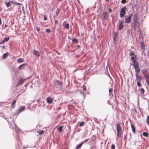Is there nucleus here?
<instances>
[{
    "instance_id": "obj_1",
    "label": "nucleus",
    "mask_w": 149,
    "mask_h": 149,
    "mask_svg": "<svg viewBox=\"0 0 149 149\" xmlns=\"http://www.w3.org/2000/svg\"><path fill=\"white\" fill-rule=\"evenodd\" d=\"M116 126L117 136L120 137L122 134V127L118 122L117 123Z\"/></svg>"
},
{
    "instance_id": "obj_2",
    "label": "nucleus",
    "mask_w": 149,
    "mask_h": 149,
    "mask_svg": "<svg viewBox=\"0 0 149 149\" xmlns=\"http://www.w3.org/2000/svg\"><path fill=\"white\" fill-rule=\"evenodd\" d=\"M133 29L135 31L136 30L137 28H139L140 24L139 22H133Z\"/></svg>"
},
{
    "instance_id": "obj_3",
    "label": "nucleus",
    "mask_w": 149,
    "mask_h": 149,
    "mask_svg": "<svg viewBox=\"0 0 149 149\" xmlns=\"http://www.w3.org/2000/svg\"><path fill=\"white\" fill-rule=\"evenodd\" d=\"M126 9V7L125 6H124V7L121 8L120 9V17H123L124 15H125V9Z\"/></svg>"
},
{
    "instance_id": "obj_4",
    "label": "nucleus",
    "mask_w": 149,
    "mask_h": 149,
    "mask_svg": "<svg viewBox=\"0 0 149 149\" xmlns=\"http://www.w3.org/2000/svg\"><path fill=\"white\" fill-rule=\"evenodd\" d=\"M25 106L21 107L15 113V115L19 114L21 112L23 111L25 109Z\"/></svg>"
},
{
    "instance_id": "obj_5",
    "label": "nucleus",
    "mask_w": 149,
    "mask_h": 149,
    "mask_svg": "<svg viewBox=\"0 0 149 149\" xmlns=\"http://www.w3.org/2000/svg\"><path fill=\"white\" fill-rule=\"evenodd\" d=\"M133 22H137L138 19V14L137 13H134L133 16Z\"/></svg>"
},
{
    "instance_id": "obj_6",
    "label": "nucleus",
    "mask_w": 149,
    "mask_h": 149,
    "mask_svg": "<svg viewBox=\"0 0 149 149\" xmlns=\"http://www.w3.org/2000/svg\"><path fill=\"white\" fill-rule=\"evenodd\" d=\"M135 76L136 77V82L141 81V78L140 75H139L138 73H136Z\"/></svg>"
},
{
    "instance_id": "obj_7",
    "label": "nucleus",
    "mask_w": 149,
    "mask_h": 149,
    "mask_svg": "<svg viewBox=\"0 0 149 149\" xmlns=\"http://www.w3.org/2000/svg\"><path fill=\"white\" fill-rule=\"evenodd\" d=\"M40 52L39 51L35 50H33V54L36 56H40Z\"/></svg>"
},
{
    "instance_id": "obj_8",
    "label": "nucleus",
    "mask_w": 149,
    "mask_h": 149,
    "mask_svg": "<svg viewBox=\"0 0 149 149\" xmlns=\"http://www.w3.org/2000/svg\"><path fill=\"white\" fill-rule=\"evenodd\" d=\"M63 24L64 26V28H66L67 29H68L69 28L70 26H69V24L68 23H65V22L64 21Z\"/></svg>"
},
{
    "instance_id": "obj_9",
    "label": "nucleus",
    "mask_w": 149,
    "mask_h": 149,
    "mask_svg": "<svg viewBox=\"0 0 149 149\" xmlns=\"http://www.w3.org/2000/svg\"><path fill=\"white\" fill-rule=\"evenodd\" d=\"M53 101V99L50 97H48L47 98V102L49 104L51 103Z\"/></svg>"
},
{
    "instance_id": "obj_10",
    "label": "nucleus",
    "mask_w": 149,
    "mask_h": 149,
    "mask_svg": "<svg viewBox=\"0 0 149 149\" xmlns=\"http://www.w3.org/2000/svg\"><path fill=\"white\" fill-rule=\"evenodd\" d=\"M55 83L59 86L61 85L62 84V82L61 81H60L58 80H56L54 81Z\"/></svg>"
},
{
    "instance_id": "obj_11",
    "label": "nucleus",
    "mask_w": 149,
    "mask_h": 149,
    "mask_svg": "<svg viewBox=\"0 0 149 149\" xmlns=\"http://www.w3.org/2000/svg\"><path fill=\"white\" fill-rule=\"evenodd\" d=\"M131 126L132 129V132L134 133H135L136 130L135 127L132 124H131Z\"/></svg>"
},
{
    "instance_id": "obj_12",
    "label": "nucleus",
    "mask_w": 149,
    "mask_h": 149,
    "mask_svg": "<svg viewBox=\"0 0 149 149\" xmlns=\"http://www.w3.org/2000/svg\"><path fill=\"white\" fill-rule=\"evenodd\" d=\"M24 61V59L22 58H20L17 59V63H21Z\"/></svg>"
},
{
    "instance_id": "obj_13",
    "label": "nucleus",
    "mask_w": 149,
    "mask_h": 149,
    "mask_svg": "<svg viewBox=\"0 0 149 149\" xmlns=\"http://www.w3.org/2000/svg\"><path fill=\"white\" fill-rule=\"evenodd\" d=\"M14 126L15 131H18L19 132H20V129L19 128H18V127L16 125L14 124Z\"/></svg>"
},
{
    "instance_id": "obj_14",
    "label": "nucleus",
    "mask_w": 149,
    "mask_h": 149,
    "mask_svg": "<svg viewBox=\"0 0 149 149\" xmlns=\"http://www.w3.org/2000/svg\"><path fill=\"white\" fill-rule=\"evenodd\" d=\"M103 16L104 19H107V13L106 12H104L103 13Z\"/></svg>"
},
{
    "instance_id": "obj_15",
    "label": "nucleus",
    "mask_w": 149,
    "mask_h": 149,
    "mask_svg": "<svg viewBox=\"0 0 149 149\" xmlns=\"http://www.w3.org/2000/svg\"><path fill=\"white\" fill-rule=\"evenodd\" d=\"M134 69L135 70V71L136 72V73H138L140 72V69L139 67V66L134 68Z\"/></svg>"
},
{
    "instance_id": "obj_16",
    "label": "nucleus",
    "mask_w": 149,
    "mask_h": 149,
    "mask_svg": "<svg viewBox=\"0 0 149 149\" xmlns=\"http://www.w3.org/2000/svg\"><path fill=\"white\" fill-rule=\"evenodd\" d=\"M5 4L6 6L7 7H8L10 6H11V2L10 1V2H6L5 3Z\"/></svg>"
},
{
    "instance_id": "obj_17",
    "label": "nucleus",
    "mask_w": 149,
    "mask_h": 149,
    "mask_svg": "<svg viewBox=\"0 0 149 149\" xmlns=\"http://www.w3.org/2000/svg\"><path fill=\"white\" fill-rule=\"evenodd\" d=\"M142 74L144 75L145 74H146L147 72H148L147 70L146 69H143L142 71Z\"/></svg>"
},
{
    "instance_id": "obj_18",
    "label": "nucleus",
    "mask_w": 149,
    "mask_h": 149,
    "mask_svg": "<svg viewBox=\"0 0 149 149\" xmlns=\"http://www.w3.org/2000/svg\"><path fill=\"white\" fill-rule=\"evenodd\" d=\"M24 79H19L18 81V84H21L24 81Z\"/></svg>"
},
{
    "instance_id": "obj_19",
    "label": "nucleus",
    "mask_w": 149,
    "mask_h": 149,
    "mask_svg": "<svg viewBox=\"0 0 149 149\" xmlns=\"http://www.w3.org/2000/svg\"><path fill=\"white\" fill-rule=\"evenodd\" d=\"M16 100H15L12 103L11 105V107L13 108L15 107V104L16 103Z\"/></svg>"
},
{
    "instance_id": "obj_20",
    "label": "nucleus",
    "mask_w": 149,
    "mask_h": 149,
    "mask_svg": "<svg viewBox=\"0 0 149 149\" xmlns=\"http://www.w3.org/2000/svg\"><path fill=\"white\" fill-rule=\"evenodd\" d=\"M8 53H4L3 56V58L5 59L8 56Z\"/></svg>"
},
{
    "instance_id": "obj_21",
    "label": "nucleus",
    "mask_w": 149,
    "mask_h": 149,
    "mask_svg": "<svg viewBox=\"0 0 149 149\" xmlns=\"http://www.w3.org/2000/svg\"><path fill=\"white\" fill-rule=\"evenodd\" d=\"M144 76L146 79H149V73L148 72H147V73L145 74Z\"/></svg>"
},
{
    "instance_id": "obj_22",
    "label": "nucleus",
    "mask_w": 149,
    "mask_h": 149,
    "mask_svg": "<svg viewBox=\"0 0 149 149\" xmlns=\"http://www.w3.org/2000/svg\"><path fill=\"white\" fill-rule=\"evenodd\" d=\"M118 30H121L124 27V26L123 25L119 24Z\"/></svg>"
},
{
    "instance_id": "obj_23",
    "label": "nucleus",
    "mask_w": 149,
    "mask_h": 149,
    "mask_svg": "<svg viewBox=\"0 0 149 149\" xmlns=\"http://www.w3.org/2000/svg\"><path fill=\"white\" fill-rule=\"evenodd\" d=\"M131 20L128 18H125V23H129L130 22Z\"/></svg>"
},
{
    "instance_id": "obj_24",
    "label": "nucleus",
    "mask_w": 149,
    "mask_h": 149,
    "mask_svg": "<svg viewBox=\"0 0 149 149\" xmlns=\"http://www.w3.org/2000/svg\"><path fill=\"white\" fill-rule=\"evenodd\" d=\"M83 144L81 142V143H80L76 147V149H79V148H80V147H81L82 145Z\"/></svg>"
},
{
    "instance_id": "obj_25",
    "label": "nucleus",
    "mask_w": 149,
    "mask_h": 149,
    "mask_svg": "<svg viewBox=\"0 0 149 149\" xmlns=\"http://www.w3.org/2000/svg\"><path fill=\"white\" fill-rule=\"evenodd\" d=\"M139 90L140 91V92L142 94H143L144 92V89L142 88H141L139 89Z\"/></svg>"
},
{
    "instance_id": "obj_26",
    "label": "nucleus",
    "mask_w": 149,
    "mask_h": 149,
    "mask_svg": "<svg viewBox=\"0 0 149 149\" xmlns=\"http://www.w3.org/2000/svg\"><path fill=\"white\" fill-rule=\"evenodd\" d=\"M72 41L73 42L75 43H77L78 42V40L77 39L75 38L72 39Z\"/></svg>"
},
{
    "instance_id": "obj_27",
    "label": "nucleus",
    "mask_w": 149,
    "mask_h": 149,
    "mask_svg": "<svg viewBox=\"0 0 149 149\" xmlns=\"http://www.w3.org/2000/svg\"><path fill=\"white\" fill-rule=\"evenodd\" d=\"M124 20L123 19H121V20H120L119 21L118 24H121L123 25V23Z\"/></svg>"
},
{
    "instance_id": "obj_28",
    "label": "nucleus",
    "mask_w": 149,
    "mask_h": 149,
    "mask_svg": "<svg viewBox=\"0 0 149 149\" xmlns=\"http://www.w3.org/2000/svg\"><path fill=\"white\" fill-rule=\"evenodd\" d=\"M62 126H60L59 127H58L57 129L60 132H61L62 131Z\"/></svg>"
},
{
    "instance_id": "obj_29",
    "label": "nucleus",
    "mask_w": 149,
    "mask_h": 149,
    "mask_svg": "<svg viewBox=\"0 0 149 149\" xmlns=\"http://www.w3.org/2000/svg\"><path fill=\"white\" fill-rule=\"evenodd\" d=\"M10 37H6L5 38H4L3 40H4V41L6 42L9 40V39Z\"/></svg>"
},
{
    "instance_id": "obj_30",
    "label": "nucleus",
    "mask_w": 149,
    "mask_h": 149,
    "mask_svg": "<svg viewBox=\"0 0 149 149\" xmlns=\"http://www.w3.org/2000/svg\"><path fill=\"white\" fill-rule=\"evenodd\" d=\"M143 135L144 136H145L146 137H147L148 136V134L146 132H143Z\"/></svg>"
},
{
    "instance_id": "obj_31",
    "label": "nucleus",
    "mask_w": 149,
    "mask_h": 149,
    "mask_svg": "<svg viewBox=\"0 0 149 149\" xmlns=\"http://www.w3.org/2000/svg\"><path fill=\"white\" fill-rule=\"evenodd\" d=\"M44 132L43 130H40L38 131V134L39 135H42L43 134Z\"/></svg>"
},
{
    "instance_id": "obj_32",
    "label": "nucleus",
    "mask_w": 149,
    "mask_h": 149,
    "mask_svg": "<svg viewBox=\"0 0 149 149\" xmlns=\"http://www.w3.org/2000/svg\"><path fill=\"white\" fill-rule=\"evenodd\" d=\"M129 51L130 52L129 54L130 56H133L134 55V53L133 51H132L131 50H130Z\"/></svg>"
},
{
    "instance_id": "obj_33",
    "label": "nucleus",
    "mask_w": 149,
    "mask_h": 149,
    "mask_svg": "<svg viewBox=\"0 0 149 149\" xmlns=\"http://www.w3.org/2000/svg\"><path fill=\"white\" fill-rule=\"evenodd\" d=\"M85 124V123L83 121L81 122L79 124V126L81 127L84 126Z\"/></svg>"
},
{
    "instance_id": "obj_34",
    "label": "nucleus",
    "mask_w": 149,
    "mask_h": 149,
    "mask_svg": "<svg viewBox=\"0 0 149 149\" xmlns=\"http://www.w3.org/2000/svg\"><path fill=\"white\" fill-rule=\"evenodd\" d=\"M133 13H132L127 18L131 20L132 17H133Z\"/></svg>"
},
{
    "instance_id": "obj_35",
    "label": "nucleus",
    "mask_w": 149,
    "mask_h": 149,
    "mask_svg": "<svg viewBox=\"0 0 149 149\" xmlns=\"http://www.w3.org/2000/svg\"><path fill=\"white\" fill-rule=\"evenodd\" d=\"M146 81L147 84L149 87V79H146Z\"/></svg>"
},
{
    "instance_id": "obj_36",
    "label": "nucleus",
    "mask_w": 149,
    "mask_h": 149,
    "mask_svg": "<svg viewBox=\"0 0 149 149\" xmlns=\"http://www.w3.org/2000/svg\"><path fill=\"white\" fill-rule=\"evenodd\" d=\"M141 81H137V84L138 86H141V84L140 83Z\"/></svg>"
},
{
    "instance_id": "obj_37",
    "label": "nucleus",
    "mask_w": 149,
    "mask_h": 149,
    "mask_svg": "<svg viewBox=\"0 0 149 149\" xmlns=\"http://www.w3.org/2000/svg\"><path fill=\"white\" fill-rule=\"evenodd\" d=\"M46 31L48 33H49L51 32V30L49 28L47 29H46Z\"/></svg>"
},
{
    "instance_id": "obj_38",
    "label": "nucleus",
    "mask_w": 149,
    "mask_h": 149,
    "mask_svg": "<svg viewBox=\"0 0 149 149\" xmlns=\"http://www.w3.org/2000/svg\"><path fill=\"white\" fill-rule=\"evenodd\" d=\"M115 146L114 144H112L111 147V149H115Z\"/></svg>"
},
{
    "instance_id": "obj_39",
    "label": "nucleus",
    "mask_w": 149,
    "mask_h": 149,
    "mask_svg": "<svg viewBox=\"0 0 149 149\" xmlns=\"http://www.w3.org/2000/svg\"><path fill=\"white\" fill-rule=\"evenodd\" d=\"M88 140V139H85L84 141H82L81 142L83 144L84 143H85Z\"/></svg>"
},
{
    "instance_id": "obj_40",
    "label": "nucleus",
    "mask_w": 149,
    "mask_h": 149,
    "mask_svg": "<svg viewBox=\"0 0 149 149\" xmlns=\"http://www.w3.org/2000/svg\"><path fill=\"white\" fill-rule=\"evenodd\" d=\"M26 64L24 63V64H22L21 65L18 67V68H20L21 67H22V66H23L24 65H25Z\"/></svg>"
},
{
    "instance_id": "obj_41",
    "label": "nucleus",
    "mask_w": 149,
    "mask_h": 149,
    "mask_svg": "<svg viewBox=\"0 0 149 149\" xmlns=\"http://www.w3.org/2000/svg\"><path fill=\"white\" fill-rule=\"evenodd\" d=\"M138 67H139L138 64H136V65H133V67L134 68Z\"/></svg>"
},
{
    "instance_id": "obj_42",
    "label": "nucleus",
    "mask_w": 149,
    "mask_h": 149,
    "mask_svg": "<svg viewBox=\"0 0 149 149\" xmlns=\"http://www.w3.org/2000/svg\"><path fill=\"white\" fill-rule=\"evenodd\" d=\"M15 4H16L17 5L21 6V5L22 4L20 3H17L16 2V3H15Z\"/></svg>"
},
{
    "instance_id": "obj_43",
    "label": "nucleus",
    "mask_w": 149,
    "mask_h": 149,
    "mask_svg": "<svg viewBox=\"0 0 149 149\" xmlns=\"http://www.w3.org/2000/svg\"><path fill=\"white\" fill-rule=\"evenodd\" d=\"M147 123H149V116H148L147 118Z\"/></svg>"
},
{
    "instance_id": "obj_44",
    "label": "nucleus",
    "mask_w": 149,
    "mask_h": 149,
    "mask_svg": "<svg viewBox=\"0 0 149 149\" xmlns=\"http://www.w3.org/2000/svg\"><path fill=\"white\" fill-rule=\"evenodd\" d=\"M109 93H111L112 92V88H111V89H109Z\"/></svg>"
},
{
    "instance_id": "obj_45",
    "label": "nucleus",
    "mask_w": 149,
    "mask_h": 149,
    "mask_svg": "<svg viewBox=\"0 0 149 149\" xmlns=\"http://www.w3.org/2000/svg\"><path fill=\"white\" fill-rule=\"evenodd\" d=\"M36 30L38 31H40V28H38L37 27H36Z\"/></svg>"
},
{
    "instance_id": "obj_46",
    "label": "nucleus",
    "mask_w": 149,
    "mask_h": 149,
    "mask_svg": "<svg viewBox=\"0 0 149 149\" xmlns=\"http://www.w3.org/2000/svg\"><path fill=\"white\" fill-rule=\"evenodd\" d=\"M5 42L4 41V40H2L0 42V44H2L4 43Z\"/></svg>"
},
{
    "instance_id": "obj_47",
    "label": "nucleus",
    "mask_w": 149,
    "mask_h": 149,
    "mask_svg": "<svg viewBox=\"0 0 149 149\" xmlns=\"http://www.w3.org/2000/svg\"><path fill=\"white\" fill-rule=\"evenodd\" d=\"M132 61L133 63L137 62L136 59L133 60Z\"/></svg>"
},
{
    "instance_id": "obj_48",
    "label": "nucleus",
    "mask_w": 149,
    "mask_h": 149,
    "mask_svg": "<svg viewBox=\"0 0 149 149\" xmlns=\"http://www.w3.org/2000/svg\"><path fill=\"white\" fill-rule=\"evenodd\" d=\"M126 2V0H122L121 1V3L123 4H124V2L125 3Z\"/></svg>"
},
{
    "instance_id": "obj_49",
    "label": "nucleus",
    "mask_w": 149,
    "mask_h": 149,
    "mask_svg": "<svg viewBox=\"0 0 149 149\" xmlns=\"http://www.w3.org/2000/svg\"><path fill=\"white\" fill-rule=\"evenodd\" d=\"M59 10L58 11V12L56 11V16H57L58 14L59 13Z\"/></svg>"
},
{
    "instance_id": "obj_50",
    "label": "nucleus",
    "mask_w": 149,
    "mask_h": 149,
    "mask_svg": "<svg viewBox=\"0 0 149 149\" xmlns=\"http://www.w3.org/2000/svg\"><path fill=\"white\" fill-rule=\"evenodd\" d=\"M44 19L45 20H46L47 19V17L46 15L44 16Z\"/></svg>"
},
{
    "instance_id": "obj_51",
    "label": "nucleus",
    "mask_w": 149,
    "mask_h": 149,
    "mask_svg": "<svg viewBox=\"0 0 149 149\" xmlns=\"http://www.w3.org/2000/svg\"><path fill=\"white\" fill-rule=\"evenodd\" d=\"M83 89L84 90H85L86 89V87L85 86H84V85H83Z\"/></svg>"
},
{
    "instance_id": "obj_52",
    "label": "nucleus",
    "mask_w": 149,
    "mask_h": 149,
    "mask_svg": "<svg viewBox=\"0 0 149 149\" xmlns=\"http://www.w3.org/2000/svg\"><path fill=\"white\" fill-rule=\"evenodd\" d=\"M134 112L135 113H138V112H137V110H136V109H134Z\"/></svg>"
},
{
    "instance_id": "obj_53",
    "label": "nucleus",
    "mask_w": 149,
    "mask_h": 149,
    "mask_svg": "<svg viewBox=\"0 0 149 149\" xmlns=\"http://www.w3.org/2000/svg\"><path fill=\"white\" fill-rule=\"evenodd\" d=\"M10 2H11V3H13V4H15V3H16V1L13 2V1H10Z\"/></svg>"
},
{
    "instance_id": "obj_54",
    "label": "nucleus",
    "mask_w": 149,
    "mask_h": 149,
    "mask_svg": "<svg viewBox=\"0 0 149 149\" xmlns=\"http://www.w3.org/2000/svg\"><path fill=\"white\" fill-rule=\"evenodd\" d=\"M54 21H55V24H57V23H58V21L57 20H54Z\"/></svg>"
},
{
    "instance_id": "obj_55",
    "label": "nucleus",
    "mask_w": 149,
    "mask_h": 149,
    "mask_svg": "<svg viewBox=\"0 0 149 149\" xmlns=\"http://www.w3.org/2000/svg\"><path fill=\"white\" fill-rule=\"evenodd\" d=\"M138 64V62L135 63H133V65H136V64Z\"/></svg>"
},
{
    "instance_id": "obj_56",
    "label": "nucleus",
    "mask_w": 149,
    "mask_h": 149,
    "mask_svg": "<svg viewBox=\"0 0 149 149\" xmlns=\"http://www.w3.org/2000/svg\"><path fill=\"white\" fill-rule=\"evenodd\" d=\"M131 59L132 61L133 60H134V56H132L131 57Z\"/></svg>"
},
{
    "instance_id": "obj_57",
    "label": "nucleus",
    "mask_w": 149,
    "mask_h": 149,
    "mask_svg": "<svg viewBox=\"0 0 149 149\" xmlns=\"http://www.w3.org/2000/svg\"><path fill=\"white\" fill-rule=\"evenodd\" d=\"M126 137H127L126 135H124V139H126Z\"/></svg>"
},
{
    "instance_id": "obj_58",
    "label": "nucleus",
    "mask_w": 149,
    "mask_h": 149,
    "mask_svg": "<svg viewBox=\"0 0 149 149\" xmlns=\"http://www.w3.org/2000/svg\"><path fill=\"white\" fill-rule=\"evenodd\" d=\"M1 24V17H0V25Z\"/></svg>"
},
{
    "instance_id": "obj_59",
    "label": "nucleus",
    "mask_w": 149,
    "mask_h": 149,
    "mask_svg": "<svg viewBox=\"0 0 149 149\" xmlns=\"http://www.w3.org/2000/svg\"><path fill=\"white\" fill-rule=\"evenodd\" d=\"M80 93H81L82 94V95H84V93L83 92H81L80 91Z\"/></svg>"
},
{
    "instance_id": "obj_60",
    "label": "nucleus",
    "mask_w": 149,
    "mask_h": 149,
    "mask_svg": "<svg viewBox=\"0 0 149 149\" xmlns=\"http://www.w3.org/2000/svg\"><path fill=\"white\" fill-rule=\"evenodd\" d=\"M5 48V46H3L2 47V48Z\"/></svg>"
},
{
    "instance_id": "obj_61",
    "label": "nucleus",
    "mask_w": 149,
    "mask_h": 149,
    "mask_svg": "<svg viewBox=\"0 0 149 149\" xmlns=\"http://www.w3.org/2000/svg\"><path fill=\"white\" fill-rule=\"evenodd\" d=\"M140 30L139 29H138V32H140Z\"/></svg>"
},
{
    "instance_id": "obj_62",
    "label": "nucleus",
    "mask_w": 149,
    "mask_h": 149,
    "mask_svg": "<svg viewBox=\"0 0 149 149\" xmlns=\"http://www.w3.org/2000/svg\"><path fill=\"white\" fill-rule=\"evenodd\" d=\"M106 1H107V2H108L109 0H106Z\"/></svg>"
},
{
    "instance_id": "obj_63",
    "label": "nucleus",
    "mask_w": 149,
    "mask_h": 149,
    "mask_svg": "<svg viewBox=\"0 0 149 149\" xmlns=\"http://www.w3.org/2000/svg\"><path fill=\"white\" fill-rule=\"evenodd\" d=\"M63 0H58L59 1H62Z\"/></svg>"
},
{
    "instance_id": "obj_64",
    "label": "nucleus",
    "mask_w": 149,
    "mask_h": 149,
    "mask_svg": "<svg viewBox=\"0 0 149 149\" xmlns=\"http://www.w3.org/2000/svg\"><path fill=\"white\" fill-rule=\"evenodd\" d=\"M6 26H7V25L6 24H5V27H6Z\"/></svg>"
}]
</instances>
